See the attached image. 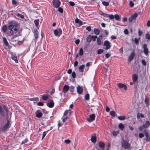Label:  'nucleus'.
<instances>
[{
  "label": "nucleus",
  "mask_w": 150,
  "mask_h": 150,
  "mask_svg": "<svg viewBox=\"0 0 150 150\" xmlns=\"http://www.w3.org/2000/svg\"><path fill=\"white\" fill-rule=\"evenodd\" d=\"M138 16L137 14L136 13H134L129 19V21L130 22H131L132 21L135 20Z\"/></svg>",
  "instance_id": "0eeeda50"
},
{
  "label": "nucleus",
  "mask_w": 150,
  "mask_h": 150,
  "mask_svg": "<svg viewBox=\"0 0 150 150\" xmlns=\"http://www.w3.org/2000/svg\"><path fill=\"white\" fill-rule=\"evenodd\" d=\"M149 125L150 124L149 122L147 121L142 126L139 127V129L140 130H142L144 128H145L148 127Z\"/></svg>",
  "instance_id": "423d86ee"
},
{
  "label": "nucleus",
  "mask_w": 150,
  "mask_h": 150,
  "mask_svg": "<svg viewBox=\"0 0 150 150\" xmlns=\"http://www.w3.org/2000/svg\"><path fill=\"white\" fill-rule=\"evenodd\" d=\"M69 113V116H70L71 115V112H69V110H66L64 113V116H66L68 114V113Z\"/></svg>",
  "instance_id": "4be33fe9"
},
{
  "label": "nucleus",
  "mask_w": 150,
  "mask_h": 150,
  "mask_svg": "<svg viewBox=\"0 0 150 150\" xmlns=\"http://www.w3.org/2000/svg\"><path fill=\"white\" fill-rule=\"evenodd\" d=\"M77 92L79 94H81L83 91V89L80 86H78L77 88Z\"/></svg>",
  "instance_id": "f3484780"
},
{
  "label": "nucleus",
  "mask_w": 150,
  "mask_h": 150,
  "mask_svg": "<svg viewBox=\"0 0 150 150\" xmlns=\"http://www.w3.org/2000/svg\"><path fill=\"white\" fill-rule=\"evenodd\" d=\"M122 145L125 149L128 148L130 146V144L125 140H123L121 143Z\"/></svg>",
  "instance_id": "f257e3e1"
},
{
  "label": "nucleus",
  "mask_w": 150,
  "mask_h": 150,
  "mask_svg": "<svg viewBox=\"0 0 150 150\" xmlns=\"http://www.w3.org/2000/svg\"><path fill=\"white\" fill-rule=\"evenodd\" d=\"M142 64L143 65L145 66L146 65V62L144 60H142Z\"/></svg>",
  "instance_id": "13d9d810"
},
{
  "label": "nucleus",
  "mask_w": 150,
  "mask_h": 150,
  "mask_svg": "<svg viewBox=\"0 0 150 150\" xmlns=\"http://www.w3.org/2000/svg\"><path fill=\"white\" fill-rule=\"evenodd\" d=\"M2 29L4 32H5L7 30V26L6 25H4L3 26Z\"/></svg>",
  "instance_id": "2f4dec72"
},
{
  "label": "nucleus",
  "mask_w": 150,
  "mask_h": 150,
  "mask_svg": "<svg viewBox=\"0 0 150 150\" xmlns=\"http://www.w3.org/2000/svg\"><path fill=\"white\" fill-rule=\"evenodd\" d=\"M69 116H67L66 117H65V118H64L62 119V121L63 122H65L67 120V119H69Z\"/></svg>",
  "instance_id": "de8ad7c7"
},
{
  "label": "nucleus",
  "mask_w": 150,
  "mask_h": 150,
  "mask_svg": "<svg viewBox=\"0 0 150 150\" xmlns=\"http://www.w3.org/2000/svg\"><path fill=\"white\" fill-rule=\"evenodd\" d=\"M12 4H17V2L15 0H12Z\"/></svg>",
  "instance_id": "69168bd1"
},
{
  "label": "nucleus",
  "mask_w": 150,
  "mask_h": 150,
  "mask_svg": "<svg viewBox=\"0 0 150 150\" xmlns=\"http://www.w3.org/2000/svg\"><path fill=\"white\" fill-rule=\"evenodd\" d=\"M106 17L108 18L111 19H113L114 18V16L112 14L109 15L107 14Z\"/></svg>",
  "instance_id": "412c9836"
},
{
  "label": "nucleus",
  "mask_w": 150,
  "mask_h": 150,
  "mask_svg": "<svg viewBox=\"0 0 150 150\" xmlns=\"http://www.w3.org/2000/svg\"><path fill=\"white\" fill-rule=\"evenodd\" d=\"M105 144L103 142H100L99 144V147L102 150H103Z\"/></svg>",
  "instance_id": "a211bd4d"
},
{
  "label": "nucleus",
  "mask_w": 150,
  "mask_h": 150,
  "mask_svg": "<svg viewBox=\"0 0 150 150\" xmlns=\"http://www.w3.org/2000/svg\"><path fill=\"white\" fill-rule=\"evenodd\" d=\"M119 127L122 130H123V128L125 127V126L122 123H120L118 125Z\"/></svg>",
  "instance_id": "bb28decb"
},
{
  "label": "nucleus",
  "mask_w": 150,
  "mask_h": 150,
  "mask_svg": "<svg viewBox=\"0 0 150 150\" xmlns=\"http://www.w3.org/2000/svg\"><path fill=\"white\" fill-rule=\"evenodd\" d=\"M47 105L50 108H52L54 106V104L53 101L51 100L48 102Z\"/></svg>",
  "instance_id": "f8f14e48"
},
{
  "label": "nucleus",
  "mask_w": 150,
  "mask_h": 150,
  "mask_svg": "<svg viewBox=\"0 0 150 150\" xmlns=\"http://www.w3.org/2000/svg\"><path fill=\"white\" fill-rule=\"evenodd\" d=\"M99 14L105 17H106V16L107 13H104L103 12L100 11H99Z\"/></svg>",
  "instance_id": "c9c22d12"
},
{
  "label": "nucleus",
  "mask_w": 150,
  "mask_h": 150,
  "mask_svg": "<svg viewBox=\"0 0 150 150\" xmlns=\"http://www.w3.org/2000/svg\"><path fill=\"white\" fill-rule=\"evenodd\" d=\"M135 56L134 53L133 52L130 54L128 58V60L129 62H131Z\"/></svg>",
  "instance_id": "2eb2a0df"
},
{
  "label": "nucleus",
  "mask_w": 150,
  "mask_h": 150,
  "mask_svg": "<svg viewBox=\"0 0 150 150\" xmlns=\"http://www.w3.org/2000/svg\"><path fill=\"white\" fill-rule=\"evenodd\" d=\"M84 66H85L84 65H82L79 67V69L80 71L81 72H83V69L84 68Z\"/></svg>",
  "instance_id": "aec40b11"
},
{
  "label": "nucleus",
  "mask_w": 150,
  "mask_h": 150,
  "mask_svg": "<svg viewBox=\"0 0 150 150\" xmlns=\"http://www.w3.org/2000/svg\"><path fill=\"white\" fill-rule=\"evenodd\" d=\"M8 28L10 30L13 29L14 28V26L13 25H10L8 27Z\"/></svg>",
  "instance_id": "79ce46f5"
},
{
  "label": "nucleus",
  "mask_w": 150,
  "mask_h": 150,
  "mask_svg": "<svg viewBox=\"0 0 150 150\" xmlns=\"http://www.w3.org/2000/svg\"><path fill=\"white\" fill-rule=\"evenodd\" d=\"M83 54V50L82 48H81L79 50V54L80 55L82 56Z\"/></svg>",
  "instance_id": "72a5a7b5"
},
{
  "label": "nucleus",
  "mask_w": 150,
  "mask_h": 150,
  "mask_svg": "<svg viewBox=\"0 0 150 150\" xmlns=\"http://www.w3.org/2000/svg\"><path fill=\"white\" fill-rule=\"evenodd\" d=\"M64 142L66 144H69L71 142V141L69 139H66L64 140Z\"/></svg>",
  "instance_id": "09e8293b"
},
{
  "label": "nucleus",
  "mask_w": 150,
  "mask_h": 150,
  "mask_svg": "<svg viewBox=\"0 0 150 150\" xmlns=\"http://www.w3.org/2000/svg\"><path fill=\"white\" fill-rule=\"evenodd\" d=\"M36 116L37 117L40 118L42 115V113L39 110H37L35 112Z\"/></svg>",
  "instance_id": "9b49d317"
},
{
  "label": "nucleus",
  "mask_w": 150,
  "mask_h": 150,
  "mask_svg": "<svg viewBox=\"0 0 150 150\" xmlns=\"http://www.w3.org/2000/svg\"><path fill=\"white\" fill-rule=\"evenodd\" d=\"M95 117L96 115L95 114L90 115L89 116V117L87 118V120L89 122H91L94 120Z\"/></svg>",
  "instance_id": "39448f33"
},
{
  "label": "nucleus",
  "mask_w": 150,
  "mask_h": 150,
  "mask_svg": "<svg viewBox=\"0 0 150 150\" xmlns=\"http://www.w3.org/2000/svg\"><path fill=\"white\" fill-rule=\"evenodd\" d=\"M46 134V132H44L43 133L42 136V140L43 139L44 137L45 136Z\"/></svg>",
  "instance_id": "8fccbe9b"
},
{
  "label": "nucleus",
  "mask_w": 150,
  "mask_h": 150,
  "mask_svg": "<svg viewBox=\"0 0 150 150\" xmlns=\"http://www.w3.org/2000/svg\"><path fill=\"white\" fill-rule=\"evenodd\" d=\"M134 41L137 45L138 44L139 41L137 39L135 38L134 39Z\"/></svg>",
  "instance_id": "0e129e2a"
},
{
  "label": "nucleus",
  "mask_w": 150,
  "mask_h": 150,
  "mask_svg": "<svg viewBox=\"0 0 150 150\" xmlns=\"http://www.w3.org/2000/svg\"><path fill=\"white\" fill-rule=\"evenodd\" d=\"M69 86L67 85H65L63 88V91L64 93H66L69 90Z\"/></svg>",
  "instance_id": "1a4fd4ad"
},
{
  "label": "nucleus",
  "mask_w": 150,
  "mask_h": 150,
  "mask_svg": "<svg viewBox=\"0 0 150 150\" xmlns=\"http://www.w3.org/2000/svg\"><path fill=\"white\" fill-rule=\"evenodd\" d=\"M91 36L90 35L88 36L86 38L87 41L88 42H91Z\"/></svg>",
  "instance_id": "473e14b6"
},
{
  "label": "nucleus",
  "mask_w": 150,
  "mask_h": 150,
  "mask_svg": "<svg viewBox=\"0 0 150 150\" xmlns=\"http://www.w3.org/2000/svg\"><path fill=\"white\" fill-rule=\"evenodd\" d=\"M145 135L146 137H147L146 140L147 141H149V140L148 139V133L147 132H146L145 133Z\"/></svg>",
  "instance_id": "5fc2aeb1"
},
{
  "label": "nucleus",
  "mask_w": 150,
  "mask_h": 150,
  "mask_svg": "<svg viewBox=\"0 0 150 150\" xmlns=\"http://www.w3.org/2000/svg\"><path fill=\"white\" fill-rule=\"evenodd\" d=\"M97 42L98 45H100L101 44V40L100 38H97Z\"/></svg>",
  "instance_id": "c03bdc74"
},
{
  "label": "nucleus",
  "mask_w": 150,
  "mask_h": 150,
  "mask_svg": "<svg viewBox=\"0 0 150 150\" xmlns=\"http://www.w3.org/2000/svg\"><path fill=\"white\" fill-rule=\"evenodd\" d=\"M115 18L116 20L118 21L120 19V17L117 14H115L114 16V18Z\"/></svg>",
  "instance_id": "e433bc0d"
},
{
  "label": "nucleus",
  "mask_w": 150,
  "mask_h": 150,
  "mask_svg": "<svg viewBox=\"0 0 150 150\" xmlns=\"http://www.w3.org/2000/svg\"><path fill=\"white\" fill-rule=\"evenodd\" d=\"M58 11L60 13H62L63 11V9L61 7H59L58 9Z\"/></svg>",
  "instance_id": "864d4df0"
},
{
  "label": "nucleus",
  "mask_w": 150,
  "mask_h": 150,
  "mask_svg": "<svg viewBox=\"0 0 150 150\" xmlns=\"http://www.w3.org/2000/svg\"><path fill=\"white\" fill-rule=\"evenodd\" d=\"M34 23L35 24V26L38 27V25L39 23V19H37L35 20L34 21Z\"/></svg>",
  "instance_id": "a878e982"
},
{
  "label": "nucleus",
  "mask_w": 150,
  "mask_h": 150,
  "mask_svg": "<svg viewBox=\"0 0 150 150\" xmlns=\"http://www.w3.org/2000/svg\"><path fill=\"white\" fill-rule=\"evenodd\" d=\"M37 105L38 106H42L43 105V104L41 102H39L38 103Z\"/></svg>",
  "instance_id": "603ef678"
},
{
  "label": "nucleus",
  "mask_w": 150,
  "mask_h": 150,
  "mask_svg": "<svg viewBox=\"0 0 150 150\" xmlns=\"http://www.w3.org/2000/svg\"><path fill=\"white\" fill-rule=\"evenodd\" d=\"M110 114L113 116H115V115L116 113L114 111H111L110 112Z\"/></svg>",
  "instance_id": "4c0bfd02"
},
{
  "label": "nucleus",
  "mask_w": 150,
  "mask_h": 150,
  "mask_svg": "<svg viewBox=\"0 0 150 150\" xmlns=\"http://www.w3.org/2000/svg\"><path fill=\"white\" fill-rule=\"evenodd\" d=\"M71 75L72 77L74 78L76 76V74L74 72H73L71 74Z\"/></svg>",
  "instance_id": "bf43d9fd"
},
{
  "label": "nucleus",
  "mask_w": 150,
  "mask_h": 150,
  "mask_svg": "<svg viewBox=\"0 0 150 150\" xmlns=\"http://www.w3.org/2000/svg\"><path fill=\"white\" fill-rule=\"evenodd\" d=\"M52 3L54 6L55 8L59 7L60 4V1L58 0H54Z\"/></svg>",
  "instance_id": "20e7f679"
},
{
  "label": "nucleus",
  "mask_w": 150,
  "mask_h": 150,
  "mask_svg": "<svg viewBox=\"0 0 150 150\" xmlns=\"http://www.w3.org/2000/svg\"><path fill=\"white\" fill-rule=\"evenodd\" d=\"M69 3V4L71 6H74L75 5L74 3L72 1H70Z\"/></svg>",
  "instance_id": "4d7b16f0"
},
{
  "label": "nucleus",
  "mask_w": 150,
  "mask_h": 150,
  "mask_svg": "<svg viewBox=\"0 0 150 150\" xmlns=\"http://www.w3.org/2000/svg\"><path fill=\"white\" fill-rule=\"evenodd\" d=\"M69 88V90L71 92H72L74 91V87L73 86H71Z\"/></svg>",
  "instance_id": "a18cd8bd"
},
{
  "label": "nucleus",
  "mask_w": 150,
  "mask_h": 150,
  "mask_svg": "<svg viewBox=\"0 0 150 150\" xmlns=\"http://www.w3.org/2000/svg\"><path fill=\"white\" fill-rule=\"evenodd\" d=\"M34 36L35 37V38L37 39L38 38V32L37 30H34Z\"/></svg>",
  "instance_id": "5701e85b"
},
{
  "label": "nucleus",
  "mask_w": 150,
  "mask_h": 150,
  "mask_svg": "<svg viewBox=\"0 0 150 150\" xmlns=\"http://www.w3.org/2000/svg\"><path fill=\"white\" fill-rule=\"evenodd\" d=\"M118 86L120 88H124L125 90H127V87L124 84H122V83H119L118 84Z\"/></svg>",
  "instance_id": "4468645a"
},
{
  "label": "nucleus",
  "mask_w": 150,
  "mask_h": 150,
  "mask_svg": "<svg viewBox=\"0 0 150 150\" xmlns=\"http://www.w3.org/2000/svg\"><path fill=\"white\" fill-rule=\"evenodd\" d=\"M147 45L146 44H144L143 45V48L144 49V53L146 55L148 53V50L147 48Z\"/></svg>",
  "instance_id": "9d476101"
},
{
  "label": "nucleus",
  "mask_w": 150,
  "mask_h": 150,
  "mask_svg": "<svg viewBox=\"0 0 150 150\" xmlns=\"http://www.w3.org/2000/svg\"><path fill=\"white\" fill-rule=\"evenodd\" d=\"M80 42V40L79 39H77L75 41V42L76 45L79 44Z\"/></svg>",
  "instance_id": "680f3d73"
},
{
  "label": "nucleus",
  "mask_w": 150,
  "mask_h": 150,
  "mask_svg": "<svg viewBox=\"0 0 150 150\" xmlns=\"http://www.w3.org/2000/svg\"><path fill=\"white\" fill-rule=\"evenodd\" d=\"M129 5L131 7H133L134 6V4L132 1H129Z\"/></svg>",
  "instance_id": "3c124183"
},
{
  "label": "nucleus",
  "mask_w": 150,
  "mask_h": 150,
  "mask_svg": "<svg viewBox=\"0 0 150 150\" xmlns=\"http://www.w3.org/2000/svg\"><path fill=\"white\" fill-rule=\"evenodd\" d=\"M132 79L133 82L135 83L136 81L138 80V77L137 75L135 74H134L132 76Z\"/></svg>",
  "instance_id": "ddd939ff"
},
{
  "label": "nucleus",
  "mask_w": 150,
  "mask_h": 150,
  "mask_svg": "<svg viewBox=\"0 0 150 150\" xmlns=\"http://www.w3.org/2000/svg\"><path fill=\"white\" fill-rule=\"evenodd\" d=\"M110 56V54L109 53H107L105 54V57L106 58H108Z\"/></svg>",
  "instance_id": "e2e57ef3"
},
{
  "label": "nucleus",
  "mask_w": 150,
  "mask_h": 150,
  "mask_svg": "<svg viewBox=\"0 0 150 150\" xmlns=\"http://www.w3.org/2000/svg\"><path fill=\"white\" fill-rule=\"evenodd\" d=\"M12 59L14 60L15 62L16 63H17L18 62V61L17 59V57H12Z\"/></svg>",
  "instance_id": "ea45409f"
},
{
  "label": "nucleus",
  "mask_w": 150,
  "mask_h": 150,
  "mask_svg": "<svg viewBox=\"0 0 150 150\" xmlns=\"http://www.w3.org/2000/svg\"><path fill=\"white\" fill-rule=\"evenodd\" d=\"M9 122L8 120L7 121V123L4 125L3 128L1 129L2 131H4L7 130L9 127Z\"/></svg>",
  "instance_id": "6e6552de"
},
{
  "label": "nucleus",
  "mask_w": 150,
  "mask_h": 150,
  "mask_svg": "<svg viewBox=\"0 0 150 150\" xmlns=\"http://www.w3.org/2000/svg\"><path fill=\"white\" fill-rule=\"evenodd\" d=\"M54 34L56 36H59L62 33V31L61 29L57 28L54 31Z\"/></svg>",
  "instance_id": "f03ea898"
},
{
  "label": "nucleus",
  "mask_w": 150,
  "mask_h": 150,
  "mask_svg": "<svg viewBox=\"0 0 150 150\" xmlns=\"http://www.w3.org/2000/svg\"><path fill=\"white\" fill-rule=\"evenodd\" d=\"M149 101V100L147 98H146L145 99V100H144V101H145V103L146 104V105H149V103L148 104V101Z\"/></svg>",
  "instance_id": "6e6d98bb"
},
{
  "label": "nucleus",
  "mask_w": 150,
  "mask_h": 150,
  "mask_svg": "<svg viewBox=\"0 0 150 150\" xmlns=\"http://www.w3.org/2000/svg\"><path fill=\"white\" fill-rule=\"evenodd\" d=\"M91 140L93 143H96V136L92 137L91 138Z\"/></svg>",
  "instance_id": "6ab92c4d"
},
{
  "label": "nucleus",
  "mask_w": 150,
  "mask_h": 150,
  "mask_svg": "<svg viewBox=\"0 0 150 150\" xmlns=\"http://www.w3.org/2000/svg\"><path fill=\"white\" fill-rule=\"evenodd\" d=\"M119 133V131H114L112 132V134L113 136H116Z\"/></svg>",
  "instance_id": "7c9ffc66"
},
{
  "label": "nucleus",
  "mask_w": 150,
  "mask_h": 150,
  "mask_svg": "<svg viewBox=\"0 0 150 150\" xmlns=\"http://www.w3.org/2000/svg\"><path fill=\"white\" fill-rule=\"evenodd\" d=\"M103 52V50L102 49H99L97 51V54H99L102 53Z\"/></svg>",
  "instance_id": "37998d69"
},
{
  "label": "nucleus",
  "mask_w": 150,
  "mask_h": 150,
  "mask_svg": "<svg viewBox=\"0 0 150 150\" xmlns=\"http://www.w3.org/2000/svg\"><path fill=\"white\" fill-rule=\"evenodd\" d=\"M86 29L89 31H90L91 30V29L90 27L88 26L86 28Z\"/></svg>",
  "instance_id": "774afa93"
},
{
  "label": "nucleus",
  "mask_w": 150,
  "mask_h": 150,
  "mask_svg": "<svg viewBox=\"0 0 150 150\" xmlns=\"http://www.w3.org/2000/svg\"><path fill=\"white\" fill-rule=\"evenodd\" d=\"M85 98L86 100H88L89 98V95L88 93L86 94L85 96Z\"/></svg>",
  "instance_id": "a19ab883"
},
{
  "label": "nucleus",
  "mask_w": 150,
  "mask_h": 150,
  "mask_svg": "<svg viewBox=\"0 0 150 150\" xmlns=\"http://www.w3.org/2000/svg\"><path fill=\"white\" fill-rule=\"evenodd\" d=\"M75 21L76 23L78 24L79 26H80L82 25V21L78 18L75 19Z\"/></svg>",
  "instance_id": "dca6fc26"
},
{
  "label": "nucleus",
  "mask_w": 150,
  "mask_h": 150,
  "mask_svg": "<svg viewBox=\"0 0 150 150\" xmlns=\"http://www.w3.org/2000/svg\"><path fill=\"white\" fill-rule=\"evenodd\" d=\"M15 15L18 17H20L21 18L23 19L24 18V16L22 14L16 13H15Z\"/></svg>",
  "instance_id": "b1692460"
},
{
  "label": "nucleus",
  "mask_w": 150,
  "mask_h": 150,
  "mask_svg": "<svg viewBox=\"0 0 150 150\" xmlns=\"http://www.w3.org/2000/svg\"><path fill=\"white\" fill-rule=\"evenodd\" d=\"M104 45L106 47L105 48L106 50L110 49L111 47L110 42L108 40H105L104 41Z\"/></svg>",
  "instance_id": "7ed1b4c3"
},
{
  "label": "nucleus",
  "mask_w": 150,
  "mask_h": 150,
  "mask_svg": "<svg viewBox=\"0 0 150 150\" xmlns=\"http://www.w3.org/2000/svg\"><path fill=\"white\" fill-rule=\"evenodd\" d=\"M118 118L120 120H123L125 119V116H119Z\"/></svg>",
  "instance_id": "c756f323"
},
{
  "label": "nucleus",
  "mask_w": 150,
  "mask_h": 150,
  "mask_svg": "<svg viewBox=\"0 0 150 150\" xmlns=\"http://www.w3.org/2000/svg\"><path fill=\"white\" fill-rule=\"evenodd\" d=\"M146 38L148 40L150 39V35L149 33H147L146 35Z\"/></svg>",
  "instance_id": "49530a36"
},
{
  "label": "nucleus",
  "mask_w": 150,
  "mask_h": 150,
  "mask_svg": "<svg viewBox=\"0 0 150 150\" xmlns=\"http://www.w3.org/2000/svg\"><path fill=\"white\" fill-rule=\"evenodd\" d=\"M3 40L4 43L6 46H8V43L6 40V38L5 37H4L3 38Z\"/></svg>",
  "instance_id": "393cba45"
},
{
  "label": "nucleus",
  "mask_w": 150,
  "mask_h": 150,
  "mask_svg": "<svg viewBox=\"0 0 150 150\" xmlns=\"http://www.w3.org/2000/svg\"><path fill=\"white\" fill-rule=\"evenodd\" d=\"M140 117L143 118L144 117V115L142 114H140L138 113L137 115V117L138 118H139Z\"/></svg>",
  "instance_id": "c85d7f7f"
},
{
  "label": "nucleus",
  "mask_w": 150,
  "mask_h": 150,
  "mask_svg": "<svg viewBox=\"0 0 150 150\" xmlns=\"http://www.w3.org/2000/svg\"><path fill=\"white\" fill-rule=\"evenodd\" d=\"M139 137L140 138L143 137L144 136V135L142 133H140L139 134Z\"/></svg>",
  "instance_id": "338daca9"
},
{
  "label": "nucleus",
  "mask_w": 150,
  "mask_h": 150,
  "mask_svg": "<svg viewBox=\"0 0 150 150\" xmlns=\"http://www.w3.org/2000/svg\"><path fill=\"white\" fill-rule=\"evenodd\" d=\"M102 4L105 6H108L109 5V3L106 1H103L102 2Z\"/></svg>",
  "instance_id": "f704fd0d"
},
{
  "label": "nucleus",
  "mask_w": 150,
  "mask_h": 150,
  "mask_svg": "<svg viewBox=\"0 0 150 150\" xmlns=\"http://www.w3.org/2000/svg\"><path fill=\"white\" fill-rule=\"evenodd\" d=\"M94 33L97 35H98L100 32V31L99 30L95 28L94 30Z\"/></svg>",
  "instance_id": "cd10ccee"
},
{
  "label": "nucleus",
  "mask_w": 150,
  "mask_h": 150,
  "mask_svg": "<svg viewBox=\"0 0 150 150\" xmlns=\"http://www.w3.org/2000/svg\"><path fill=\"white\" fill-rule=\"evenodd\" d=\"M48 98V97L47 96H42V99L45 100H46Z\"/></svg>",
  "instance_id": "58836bf2"
},
{
  "label": "nucleus",
  "mask_w": 150,
  "mask_h": 150,
  "mask_svg": "<svg viewBox=\"0 0 150 150\" xmlns=\"http://www.w3.org/2000/svg\"><path fill=\"white\" fill-rule=\"evenodd\" d=\"M28 141V139H25V140H24L22 142V144H24L27 142Z\"/></svg>",
  "instance_id": "052dcab7"
}]
</instances>
